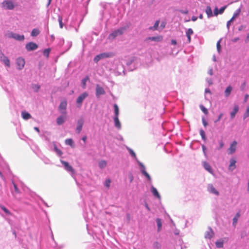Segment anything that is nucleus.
Instances as JSON below:
<instances>
[{"label": "nucleus", "mask_w": 249, "mask_h": 249, "mask_svg": "<svg viewBox=\"0 0 249 249\" xmlns=\"http://www.w3.org/2000/svg\"><path fill=\"white\" fill-rule=\"evenodd\" d=\"M34 129L36 130L37 132H38V133L39 132V129L38 127H35Z\"/></svg>", "instance_id": "obj_64"}, {"label": "nucleus", "mask_w": 249, "mask_h": 249, "mask_svg": "<svg viewBox=\"0 0 249 249\" xmlns=\"http://www.w3.org/2000/svg\"><path fill=\"white\" fill-rule=\"evenodd\" d=\"M159 23H160V21L159 20H157L155 22L154 26H152V27H150L149 28V29L151 30H157L158 27V26H159Z\"/></svg>", "instance_id": "obj_30"}, {"label": "nucleus", "mask_w": 249, "mask_h": 249, "mask_svg": "<svg viewBox=\"0 0 249 249\" xmlns=\"http://www.w3.org/2000/svg\"><path fill=\"white\" fill-rule=\"evenodd\" d=\"M58 22H59V23L60 27L61 28H62L63 26V22H62V20H63L62 17L61 16H59L58 17Z\"/></svg>", "instance_id": "obj_43"}, {"label": "nucleus", "mask_w": 249, "mask_h": 249, "mask_svg": "<svg viewBox=\"0 0 249 249\" xmlns=\"http://www.w3.org/2000/svg\"><path fill=\"white\" fill-rule=\"evenodd\" d=\"M40 33V31L37 29H34L31 32V36H36Z\"/></svg>", "instance_id": "obj_27"}, {"label": "nucleus", "mask_w": 249, "mask_h": 249, "mask_svg": "<svg viewBox=\"0 0 249 249\" xmlns=\"http://www.w3.org/2000/svg\"><path fill=\"white\" fill-rule=\"evenodd\" d=\"M114 121L115 126L116 127H117L118 128L120 129L121 128V123L119 120L118 117L115 116V117L114 118Z\"/></svg>", "instance_id": "obj_23"}, {"label": "nucleus", "mask_w": 249, "mask_h": 249, "mask_svg": "<svg viewBox=\"0 0 249 249\" xmlns=\"http://www.w3.org/2000/svg\"><path fill=\"white\" fill-rule=\"evenodd\" d=\"M65 122V117L62 116L58 117L56 119V123L57 124L61 125Z\"/></svg>", "instance_id": "obj_22"}, {"label": "nucleus", "mask_w": 249, "mask_h": 249, "mask_svg": "<svg viewBox=\"0 0 249 249\" xmlns=\"http://www.w3.org/2000/svg\"><path fill=\"white\" fill-rule=\"evenodd\" d=\"M54 149H55V151H56V152H57V153L59 155H62V154H63L62 152L60 150L58 149L57 148V147L55 146V147H54Z\"/></svg>", "instance_id": "obj_48"}, {"label": "nucleus", "mask_w": 249, "mask_h": 249, "mask_svg": "<svg viewBox=\"0 0 249 249\" xmlns=\"http://www.w3.org/2000/svg\"><path fill=\"white\" fill-rule=\"evenodd\" d=\"M171 43H172V44H173L174 45H176L177 44V41H176V40H175L174 39H172L171 40Z\"/></svg>", "instance_id": "obj_60"}, {"label": "nucleus", "mask_w": 249, "mask_h": 249, "mask_svg": "<svg viewBox=\"0 0 249 249\" xmlns=\"http://www.w3.org/2000/svg\"><path fill=\"white\" fill-rule=\"evenodd\" d=\"M88 96L87 92H84L81 94L77 99L76 103L78 105V107H81L82 103L84 100Z\"/></svg>", "instance_id": "obj_2"}, {"label": "nucleus", "mask_w": 249, "mask_h": 249, "mask_svg": "<svg viewBox=\"0 0 249 249\" xmlns=\"http://www.w3.org/2000/svg\"><path fill=\"white\" fill-rule=\"evenodd\" d=\"M110 180L109 179H106V181H105V185L107 187H109L110 186Z\"/></svg>", "instance_id": "obj_45"}, {"label": "nucleus", "mask_w": 249, "mask_h": 249, "mask_svg": "<svg viewBox=\"0 0 249 249\" xmlns=\"http://www.w3.org/2000/svg\"><path fill=\"white\" fill-rule=\"evenodd\" d=\"M226 6H224V7H221L219 10V14H222L224 12V11L225 9H226Z\"/></svg>", "instance_id": "obj_50"}, {"label": "nucleus", "mask_w": 249, "mask_h": 249, "mask_svg": "<svg viewBox=\"0 0 249 249\" xmlns=\"http://www.w3.org/2000/svg\"><path fill=\"white\" fill-rule=\"evenodd\" d=\"M239 40V37H236V38H234L232 39L231 40V41L232 42H236L238 41Z\"/></svg>", "instance_id": "obj_56"}, {"label": "nucleus", "mask_w": 249, "mask_h": 249, "mask_svg": "<svg viewBox=\"0 0 249 249\" xmlns=\"http://www.w3.org/2000/svg\"><path fill=\"white\" fill-rule=\"evenodd\" d=\"M125 29V28H121L116 30H115L109 35L108 38L109 39H113L115 38L117 36L123 35Z\"/></svg>", "instance_id": "obj_1"}, {"label": "nucleus", "mask_w": 249, "mask_h": 249, "mask_svg": "<svg viewBox=\"0 0 249 249\" xmlns=\"http://www.w3.org/2000/svg\"><path fill=\"white\" fill-rule=\"evenodd\" d=\"M240 12H241V9H240V8H239L234 13L232 18H233L234 19H235V18H236L238 16V15L240 14Z\"/></svg>", "instance_id": "obj_42"}, {"label": "nucleus", "mask_w": 249, "mask_h": 249, "mask_svg": "<svg viewBox=\"0 0 249 249\" xmlns=\"http://www.w3.org/2000/svg\"><path fill=\"white\" fill-rule=\"evenodd\" d=\"M67 103L66 101L61 102L59 106V109L60 110H66L67 107Z\"/></svg>", "instance_id": "obj_21"}, {"label": "nucleus", "mask_w": 249, "mask_h": 249, "mask_svg": "<svg viewBox=\"0 0 249 249\" xmlns=\"http://www.w3.org/2000/svg\"><path fill=\"white\" fill-rule=\"evenodd\" d=\"M50 51L51 49L49 48L45 49L43 51L44 55L46 56L47 57H48Z\"/></svg>", "instance_id": "obj_40"}, {"label": "nucleus", "mask_w": 249, "mask_h": 249, "mask_svg": "<svg viewBox=\"0 0 249 249\" xmlns=\"http://www.w3.org/2000/svg\"><path fill=\"white\" fill-rule=\"evenodd\" d=\"M107 166V162L105 160H101L99 163V166L100 168H104Z\"/></svg>", "instance_id": "obj_31"}, {"label": "nucleus", "mask_w": 249, "mask_h": 249, "mask_svg": "<svg viewBox=\"0 0 249 249\" xmlns=\"http://www.w3.org/2000/svg\"><path fill=\"white\" fill-rule=\"evenodd\" d=\"M216 246L218 248H221L223 247V242L222 241L219 240L215 242Z\"/></svg>", "instance_id": "obj_37"}, {"label": "nucleus", "mask_w": 249, "mask_h": 249, "mask_svg": "<svg viewBox=\"0 0 249 249\" xmlns=\"http://www.w3.org/2000/svg\"><path fill=\"white\" fill-rule=\"evenodd\" d=\"M249 41V33L247 34V37L246 39V42H247Z\"/></svg>", "instance_id": "obj_62"}, {"label": "nucleus", "mask_w": 249, "mask_h": 249, "mask_svg": "<svg viewBox=\"0 0 249 249\" xmlns=\"http://www.w3.org/2000/svg\"><path fill=\"white\" fill-rule=\"evenodd\" d=\"M180 12L182 14H187L188 13V10H186V11L180 10Z\"/></svg>", "instance_id": "obj_59"}, {"label": "nucleus", "mask_w": 249, "mask_h": 249, "mask_svg": "<svg viewBox=\"0 0 249 249\" xmlns=\"http://www.w3.org/2000/svg\"><path fill=\"white\" fill-rule=\"evenodd\" d=\"M197 18L196 17H195V16H193L192 17V20L193 21H195L197 20Z\"/></svg>", "instance_id": "obj_61"}, {"label": "nucleus", "mask_w": 249, "mask_h": 249, "mask_svg": "<svg viewBox=\"0 0 249 249\" xmlns=\"http://www.w3.org/2000/svg\"><path fill=\"white\" fill-rule=\"evenodd\" d=\"M101 59H102V57L100 56V54L96 55L94 58V61L95 62L97 63Z\"/></svg>", "instance_id": "obj_44"}, {"label": "nucleus", "mask_w": 249, "mask_h": 249, "mask_svg": "<svg viewBox=\"0 0 249 249\" xmlns=\"http://www.w3.org/2000/svg\"><path fill=\"white\" fill-rule=\"evenodd\" d=\"M100 56L102 57V59L104 58L109 57L112 56V54L111 53H102L100 54Z\"/></svg>", "instance_id": "obj_34"}, {"label": "nucleus", "mask_w": 249, "mask_h": 249, "mask_svg": "<svg viewBox=\"0 0 249 249\" xmlns=\"http://www.w3.org/2000/svg\"><path fill=\"white\" fill-rule=\"evenodd\" d=\"M82 140L84 142H86V140H87V137L86 136H84L82 137Z\"/></svg>", "instance_id": "obj_63"}, {"label": "nucleus", "mask_w": 249, "mask_h": 249, "mask_svg": "<svg viewBox=\"0 0 249 249\" xmlns=\"http://www.w3.org/2000/svg\"><path fill=\"white\" fill-rule=\"evenodd\" d=\"M142 174L147 178L148 180H151V177L149 176V175L146 172V171L144 169V167H143V169L142 170Z\"/></svg>", "instance_id": "obj_36"}, {"label": "nucleus", "mask_w": 249, "mask_h": 249, "mask_svg": "<svg viewBox=\"0 0 249 249\" xmlns=\"http://www.w3.org/2000/svg\"><path fill=\"white\" fill-rule=\"evenodd\" d=\"M203 166L204 168L212 174H213V171L211 168L210 165L207 162L205 161L203 162Z\"/></svg>", "instance_id": "obj_15"}, {"label": "nucleus", "mask_w": 249, "mask_h": 249, "mask_svg": "<svg viewBox=\"0 0 249 249\" xmlns=\"http://www.w3.org/2000/svg\"><path fill=\"white\" fill-rule=\"evenodd\" d=\"M206 13L207 15V16L208 18L211 17L213 16V12L211 9V8L210 6H208L206 7V10H205Z\"/></svg>", "instance_id": "obj_24"}, {"label": "nucleus", "mask_w": 249, "mask_h": 249, "mask_svg": "<svg viewBox=\"0 0 249 249\" xmlns=\"http://www.w3.org/2000/svg\"><path fill=\"white\" fill-rule=\"evenodd\" d=\"M216 47L217 49V51L219 52L221 48L220 46V40L218 41L216 43Z\"/></svg>", "instance_id": "obj_49"}, {"label": "nucleus", "mask_w": 249, "mask_h": 249, "mask_svg": "<svg viewBox=\"0 0 249 249\" xmlns=\"http://www.w3.org/2000/svg\"><path fill=\"white\" fill-rule=\"evenodd\" d=\"M218 14H219V10L217 7H215L214 10V15L217 16Z\"/></svg>", "instance_id": "obj_51"}, {"label": "nucleus", "mask_w": 249, "mask_h": 249, "mask_svg": "<svg viewBox=\"0 0 249 249\" xmlns=\"http://www.w3.org/2000/svg\"><path fill=\"white\" fill-rule=\"evenodd\" d=\"M151 192L153 195L159 199L160 198V196L157 190L153 186L151 187Z\"/></svg>", "instance_id": "obj_18"}, {"label": "nucleus", "mask_w": 249, "mask_h": 249, "mask_svg": "<svg viewBox=\"0 0 249 249\" xmlns=\"http://www.w3.org/2000/svg\"><path fill=\"white\" fill-rule=\"evenodd\" d=\"M65 143L67 145H69L71 146V147L73 146V142L71 139H68L65 140Z\"/></svg>", "instance_id": "obj_32"}, {"label": "nucleus", "mask_w": 249, "mask_h": 249, "mask_svg": "<svg viewBox=\"0 0 249 249\" xmlns=\"http://www.w3.org/2000/svg\"><path fill=\"white\" fill-rule=\"evenodd\" d=\"M240 214L239 213H237L234 218H233V225L235 226L237 223L238 219L239 217H240Z\"/></svg>", "instance_id": "obj_26"}, {"label": "nucleus", "mask_w": 249, "mask_h": 249, "mask_svg": "<svg viewBox=\"0 0 249 249\" xmlns=\"http://www.w3.org/2000/svg\"><path fill=\"white\" fill-rule=\"evenodd\" d=\"M13 185H14V189H15V192L18 193V194L19 193V190L18 189L17 185L15 183H13Z\"/></svg>", "instance_id": "obj_47"}, {"label": "nucleus", "mask_w": 249, "mask_h": 249, "mask_svg": "<svg viewBox=\"0 0 249 249\" xmlns=\"http://www.w3.org/2000/svg\"><path fill=\"white\" fill-rule=\"evenodd\" d=\"M156 222H157V226H158V231H160L161 230V227H162V223H161V220L160 218H157L156 219Z\"/></svg>", "instance_id": "obj_28"}, {"label": "nucleus", "mask_w": 249, "mask_h": 249, "mask_svg": "<svg viewBox=\"0 0 249 249\" xmlns=\"http://www.w3.org/2000/svg\"><path fill=\"white\" fill-rule=\"evenodd\" d=\"M0 60L1 61L3 62L7 66H10V61L7 58V57L5 56L4 54L0 51Z\"/></svg>", "instance_id": "obj_8"}, {"label": "nucleus", "mask_w": 249, "mask_h": 249, "mask_svg": "<svg viewBox=\"0 0 249 249\" xmlns=\"http://www.w3.org/2000/svg\"><path fill=\"white\" fill-rule=\"evenodd\" d=\"M214 235V233L213 231L211 228H210L209 231H206V232L205 234V237L206 238L208 239H211L212 238Z\"/></svg>", "instance_id": "obj_13"}, {"label": "nucleus", "mask_w": 249, "mask_h": 249, "mask_svg": "<svg viewBox=\"0 0 249 249\" xmlns=\"http://www.w3.org/2000/svg\"><path fill=\"white\" fill-rule=\"evenodd\" d=\"M249 96V95L247 94L245 95L244 100V102H247Z\"/></svg>", "instance_id": "obj_54"}, {"label": "nucleus", "mask_w": 249, "mask_h": 249, "mask_svg": "<svg viewBox=\"0 0 249 249\" xmlns=\"http://www.w3.org/2000/svg\"><path fill=\"white\" fill-rule=\"evenodd\" d=\"M236 162V161L235 159H231L230 160V164L229 166V170L230 171H233L234 169L236 168V165L235 163Z\"/></svg>", "instance_id": "obj_12"}, {"label": "nucleus", "mask_w": 249, "mask_h": 249, "mask_svg": "<svg viewBox=\"0 0 249 249\" xmlns=\"http://www.w3.org/2000/svg\"><path fill=\"white\" fill-rule=\"evenodd\" d=\"M114 112H115V116L118 117L119 115V107L116 104H115L114 105Z\"/></svg>", "instance_id": "obj_38"}, {"label": "nucleus", "mask_w": 249, "mask_h": 249, "mask_svg": "<svg viewBox=\"0 0 249 249\" xmlns=\"http://www.w3.org/2000/svg\"><path fill=\"white\" fill-rule=\"evenodd\" d=\"M21 115L23 119L28 120L29 119L31 118L32 116L28 112L26 111H23L21 113Z\"/></svg>", "instance_id": "obj_20"}, {"label": "nucleus", "mask_w": 249, "mask_h": 249, "mask_svg": "<svg viewBox=\"0 0 249 249\" xmlns=\"http://www.w3.org/2000/svg\"><path fill=\"white\" fill-rule=\"evenodd\" d=\"M249 116V106L247 107L246 112L243 116L244 119Z\"/></svg>", "instance_id": "obj_41"}, {"label": "nucleus", "mask_w": 249, "mask_h": 249, "mask_svg": "<svg viewBox=\"0 0 249 249\" xmlns=\"http://www.w3.org/2000/svg\"><path fill=\"white\" fill-rule=\"evenodd\" d=\"M128 178L129 179V180H130V182H131L133 181V175L131 174H130L129 175H128Z\"/></svg>", "instance_id": "obj_53"}, {"label": "nucleus", "mask_w": 249, "mask_h": 249, "mask_svg": "<svg viewBox=\"0 0 249 249\" xmlns=\"http://www.w3.org/2000/svg\"><path fill=\"white\" fill-rule=\"evenodd\" d=\"M237 142L233 141L231 144L230 147L228 149V152L229 154H232L234 153L236 149Z\"/></svg>", "instance_id": "obj_9"}, {"label": "nucleus", "mask_w": 249, "mask_h": 249, "mask_svg": "<svg viewBox=\"0 0 249 249\" xmlns=\"http://www.w3.org/2000/svg\"><path fill=\"white\" fill-rule=\"evenodd\" d=\"M238 110H239L238 106L237 105H235L234 106V108H233L232 111H231L230 113L231 117V119H233L234 118L235 114L238 111Z\"/></svg>", "instance_id": "obj_16"}, {"label": "nucleus", "mask_w": 249, "mask_h": 249, "mask_svg": "<svg viewBox=\"0 0 249 249\" xmlns=\"http://www.w3.org/2000/svg\"><path fill=\"white\" fill-rule=\"evenodd\" d=\"M0 208L8 215H11V213L4 206L0 205Z\"/></svg>", "instance_id": "obj_33"}, {"label": "nucleus", "mask_w": 249, "mask_h": 249, "mask_svg": "<svg viewBox=\"0 0 249 249\" xmlns=\"http://www.w3.org/2000/svg\"><path fill=\"white\" fill-rule=\"evenodd\" d=\"M105 94V91L104 89L100 86L99 85H97L96 87V95L97 97H99L101 95Z\"/></svg>", "instance_id": "obj_10"}, {"label": "nucleus", "mask_w": 249, "mask_h": 249, "mask_svg": "<svg viewBox=\"0 0 249 249\" xmlns=\"http://www.w3.org/2000/svg\"><path fill=\"white\" fill-rule=\"evenodd\" d=\"M129 151H130V153L131 154V155L132 156H133V157H136V154H135V152L132 150L130 149L129 150Z\"/></svg>", "instance_id": "obj_55"}, {"label": "nucleus", "mask_w": 249, "mask_h": 249, "mask_svg": "<svg viewBox=\"0 0 249 249\" xmlns=\"http://www.w3.org/2000/svg\"><path fill=\"white\" fill-rule=\"evenodd\" d=\"M202 122L204 126L206 127L207 125L208 124L204 119H202Z\"/></svg>", "instance_id": "obj_57"}, {"label": "nucleus", "mask_w": 249, "mask_h": 249, "mask_svg": "<svg viewBox=\"0 0 249 249\" xmlns=\"http://www.w3.org/2000/svg\"><path fill=\"white\" fill-rule=\"evenodd\" d=\"M2 6L6 9L12 10L14 9V5L12 1L5 0L2 2Z\"/></svg>", "instance_id": "obj_3"}, {"label": "nucleus", "mask_w": 249, "mask_h": 249, "mask_svg": "<svg viewBox=\"0 0 249 249\" xmlns=\"http://www.w3.org/2000/svg\"><path fill=\"white\" fill-rule=\"evenodd\" d=\"M234 19L233 18H231V19L229 21H228L227 22V27L228 29H229V28H230V25H231V22H232V21L234 20Z\"/></svg>", "instance_id": "obj_46"}, {"label": "nucleus", "mask_w": 249, "mask_h": 249, "mask_svg": "<svg viewBox=\"0 0 249 249\" xmlns=\"http://www.w3.org/2000/svg\"><path fill=\"white\" fill-rule=\"evenodd\" d=\"M219 144H220V147H219V149L223 147V146H224V143L223 142L221 141L220 142H219Z\"/></svg>", "instance_id": "obj_58"}, {"label": "nucleus", "mask_w": 249, "mask_h": 249, "mask_svg": "<svg viewBox=\"0 0 249 249\" xmlns=\"http://www.w3.org/2000/svg\"><path fill=\"white\" fill-rule=\"evenodd\" d=\"M89 76H86L82 80V84L83 86V88L85 89L86 86V82L87 81L89 80Z\"/></svg>", "instance_id": "obj_29"}, {"label": "nucleus", "mask_w": 249, "mask_h": 249, "mask_svg": "<svg viewBox=\"0 0 249 249\" xmlns=\"http://www.w3.org/2000/svg\"><path fill=\"white\" fill-rule=\"evenodd\" d=\"M194 32L192 29H189L186 32V36L188 39V43H190L191 41V36L193 35Z\"/></svg>", "instance_id": "obj_19"}, {"label": "nucleus", "mask_w": 249, "mask_h": 249, "mask_svg": "<svg viewBox=\"0 0 249 249\" xmlns=\"http://www.w3.org/2000/svg\"><path fill=\"white\" fill-rule=\"evenodd\" d=\"M199 133H200V135H201L202 139L204 141H206V137L205 133L203 129H200V131H199Z\"/></svg>", "instance_id": "obj_39"}, {"label": "nucleus", "mask_w": 249, "mask_h": 249, "mask_svg": "<svg viewBox=\"0 0 249 249\" xmlns=\"http://www.w3.org/2000/svg\"><path fill=\"white\" fill-rule=\"evenodd\" d=\"M199 107H200V108L201 109V110H202V111L206 115H207L208 114V110L205 107L202 105H200L199 106Z\"/></svg>", "instance_id": "obj_35"}, {"label": "nucleus", "mask_w": 249, "mask_h": 249, "mask_svg": "<svg viewBox=\"0 0 249 249\" xmlns=\"http://www.w3.org/2000/svg\"><path fill=\"white\" fill-rule=\"evenodd\" d=\"M222 116H223V113H220L219 114V115L218 116L217 119L214 121V123H216V122L219 121L220 120V119H221Z\"/></svg>", "instance_id": "obj_52"}, {"label": "nucleus", "mask_w": 249, "mask_h": 249, "mask_svg": "<svg viewBox=\"0 0 249 249\" xmlns=\"http://www.w3.org/2000/svg\"><path fill=\"white\" fill-rule=\"evenodd\" d=\"M232 87L231 86H228L225 90V94L226 97H228L231 94L232 90Z\"/></svg>", "instance_id": "obj_25"}, {"label": "nucleus", "mask_w": 249, "mask_h": 249, "mask_svg": "<svg viewBox=\"0 0 249 249\" xmlns=\"http://www.w3.org/2000/svg\"><path fill=\"white\" fill-rule=\"evenodd\" d=\"M163 39L161 36H157L149 37L146 38L147 40H151L156 42L161 41Z\"/></svg>", "instance_id": "obj_11"}, {"label": "nucleus", "mask_w": 249, "mask_h": 249, "mask_svg": "<svg viewBox=\"0 0 249 249\" xmlns=\"http://www.w3.org/2000/svg\"><path fill=\"white\" fill-rule=\"evenodd\" d=\"M61 162L64 166L65 169L72 174L74 173V170L73 168L69 164V163L67 161L64 160H61Z\"/></svg>", "instance_id": "obj_7"}, {"label": "nucleus", "mask_w": 249, "mask_h": 249, "mask_svg": "<svg viewBox=\"0 0 249 249\" xmlns=\"http://www.w3.org/2000/svg\"><path fill=\"white\" fill-rule=\"evenodd\" d=\"M38 48L37 45L33 42L27 43L26 45V49L28 51H34Z\"/></svg>", "instance_id": "obj_5"}, {"label": "nucleus", "mask_w": 249, "mask_h": 249, "mask_svg": "<svg viewBox=\"0 0 249 249\" xmlns=\"http://www.w3.org/2000/svg\"><path fill=\"white\" fill-rule=\"evenodd\" d=\"M208 191L213 194H214L216 195H219V192L214 188L213 185H209L208 187Z\"/></svg>", "instance_id": "obj_14"}, {"label": "nucleus", "mask_w": 249, "mask_h": 249, "mask_svg": "<svg viewBox=\"0 0 249 249\" xmlns=\"http://www.w3.org/2000/svg\"><path fill=\"white\" fill-rule=\"evenodd\" d=\"M84 123V121L83 118H80L77 120V127L76 128V131L77 133H80V132L81 131Z\"/></svg>", "instance_id": "obj_4"}, {"label": "nucleus", "mask_w": 249, "mask_h": 249, "mask_svg": "<svg viewBox=\"0 0 249 249\" xmlns=\"http://www.w3.org/2000/svg\"><path fill=\"white\" fill-rule=\"evenodd\" d=\"M16 64L18 66V69L20 70L24 68L25 62L23 58L19 57L17 59Z\"/></svg>", "instance_id": "obj_6"}, {"label": "nucleus", "mask_w": 249, "mask_h": 249, "mask_svg": "<svg viewBox=\"0 0 249 249\" xmlns=\"http://www.w3.org/2000/svg\"><path fill=\"white\" fill-rule=\"evenodd\" d=\"M11 36L18 40H23L24 39V35H19L17 34H13Z\"/></svg>", "instance_id": "obj_17"}]
</instances>
